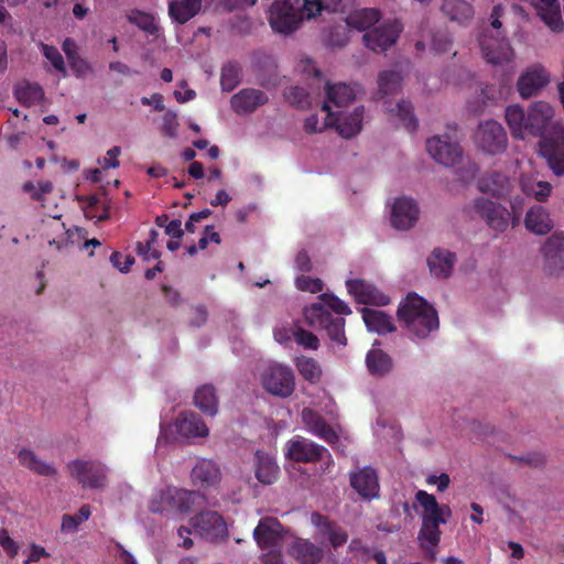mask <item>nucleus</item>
Wrapping results in <instances>:
<instances>
[{
	"label": "nucleus",
	"mask_w": 564,
	"mask_h": 564,
	"mask_svg": "<svg viewBox=\"0 0 564 564\" xmlns=\"http://www.w3.org/2000/svg\"><path fill=\"white\" fill-rule=\"evenodd\" d=\"M202 9V0H170L169 15L180 24L194 18Z\"/></svg>",
	"instance_id": "nucleus-38"
},
{
	"label": "nucleus",
	"mask_w": 564,
	"mask_h": 564,
	"mask_svg": "<svg viewBox=\"0 0 564 564\" xmlns=\"http://www.w3.org/2000/svg\"><path fill=\"white\" fill-rule=\"evenodd\" d=\"M524 226L535 235H546L553 228V220L544 207L535 205L527 212Z\"/></svg>",
	"instance_id": "nucleus-33"
},
{
	"label": "nucleus",
	"mask_w": 564,
	"mask_h": 564,
	"mask_svg": "<svg viewBox=\"0 0 564 564\" xmlns=\"http://www.w3.org/2000/svg\"><path fill=\"white\" fill-rule=\"evenodd\" d=\"M14 96L21 105L31 107L43 100L44 91L36 83L22 82L14 87Z\"/></svg>",
	"instance_id": "nucleus-44"
},
{
	"label": "nucleus",
	"mask_w": 564,
	"mask_h": 564,
	"mask_svg": "<svg viewBox=\"0 0 564 564\" xmlns=\"http://www.w3.org/2000/svg\"><path fill=\"white\" fill-rule=\"evenodd\" d=\"M358 86L347 85L345 83L326 84L325 94L326 101L322 107V112L329 111V104L332 102L336 107H345L352 102L358 94Z\"/></svg>",
	"instance_id": "nucleus-24"
},
{
	"label": "nucleus",
	"mask_w": 564,
	"mask_h": 564,
	"mask_svg": "<svg viewBox=\"0 0 564 564\" xmlns=\"http://www.w3.org/2000/svg\"><path fill=\"white\" fill-rule=\"evenodd\" d=\"M121 153V149L119 147H113L109 149L106 153V156L102 160H99V164L104 170L107 169H116L119 166L118 156Z\"/></svg>",
	"instance_id": "nucleus-60"
},
{
	"label": "nucleus",
	"mask_w": 564,
	"mask_h": 564,
	"mask_svg": "<svg viewBox=\"0 0 564 564\" xmlns=\"http://www.w3.org/2000/svg\"><path fill=\"white\" fill-rule=\"evenodd\" d=\"M303 0H274L268 10V21L273 32L290 35L306 20Z\"/></svg>",
	"instance_id": "nucleus-6"
},
{
	"label": "nucleus",
	"mask_w": 564,
	"mask_h": 564,
	"mask_svg": "<svg viewBox=\"0 0 564 564\" xmlns=\"http://www.w3.org/2000/svg\"><path fill=\"white\" fill-rule=\"evenodd\" d=\"M282 538V525L275 518L261 519L253 530V539L261 549L276 546Z\"/></svg>",
	"instance_id": "nucleus-23"
},
{
	"label": "nucleus",
	"mask_w": 564,
	"mask_h": 564,
	"mask_svg": "<svg viewBox=\"0 0 564 564\" xmlns=\"http://www.w3.org/2000/svg\"><path fill=\"white\" fill-rule=\"evenodd\" d=\"M191 525L203 538L216 540L227 533L223 517L216 511H203L191 519Z\"/></svg>",
	"instance_id": "nucleus-18"
},
{
	"label": "nucleus",
	"mask_w": 564,
	"mask_h": 564,
	"mask_svg": "<svg viewBox=\"0 0 564 564\" xmlns=\"http://www.w3.org/2000/svg\"><path fill=\"white\" fill-rule=\"evenodd\" d=\"M263 389L275 397L288 398L295 389V377L292 369L280 364L269 365L260 376Z\"/></svg>",
	"instance_id": "nucleus-7"
},
{
	"label": "nucleus",
	"mask_w": 564,
	"mask_h": 564,
	"mask_svg": "<svg viewBox=\"0 0 564 564\" xmlns=\"http://www.w3.org/2000/svg\"><path fill=\"white\" fill-rule=\"evenodd\" d=\"M361 313L369 332L388 334L395 329L391 317L382 311L366 307L361 310Z\"/></svg>",
	"instance_id": "nucleus-41"
},
{
	"label": "nucleus",
	"mask_w": 564,
	"mask_h": 564,
	"mask_svg": "<svg viewBox=\"0 0 564 564\" xmlns=\"http://www.w3.org/2000/svg\"><path fill=\"white\" fill-rule=\"evenodd\" d=\"M426 149L436 162L445 166H454L463 158V150L458 141L448 133L430 138L426 141Z\"/></svg>",
	"instance_id": "nucleus-14"
},
{
	"label": "nucleus",
	"mask_w": 564,
	"mask_h": 564,
	"mask_svg": "<svg viewBox=\"0 0 564 564\" xmlns=\"http://www.w3.org/2000/svg\"><path fill=\"white\" fill-rule=\"evenodd\" d=\"M478 188L480 192L495 197H503L511 192L512 184L507 175L499 172H490L478 181Z\"/></svg>",
	"instance_id": "nucleus-30"
},
{
	"label": "nucleus",
	"mask_w": 564,
	"mask_h": 564,
	"mask_svg": "<svg viewBox=\"0 0 564 564\" xmlns=\"http://www.w3.org/2000/svg\"><path fill=\"white\" fill-rule=\"evenodd\" d=\"M474 141L477 148L489 154L502 153L508 144L506 130L496 120L481 122L475 132Z\"/></svg>",
	"instance_id": "nucleus-10"
},
{
	"label": "nucleus",
	"mask_w": 564,
	"mask_h": 564,
	"mask_svg": "<svg viewBox=\"0 0 564 564\" xmlns=\"http://www.w3.org/2000/svg\"><path fill=\"white\" fill-rule=\"evenodd\" d=\"M535 8L540 18L553 32L563 30V20L557 0H536Z\"/></svg>",
	"instance_id": "nucleus-40"
},
{
	"label": "nucleus",
	"mask_w": 564,
	"mask_h": 564,
	"mask_svg": "<svg viewBox=\"0 0 564 564\" xmlns=\"http://www.w3.org/2000/svg\"><path fill=\"white\" fill-rule=\"evenodd\" d=\"M350 485L364 499L370 500L379 496L378 476L371 467L350 473Z\"/></svg>",
	"instance_id": "nucleus-21"
},
{
	"label": "nucleus",
	"mask_w": 564,
	"mask_h": 564,
	"mask_svg": "<svg viewBox=\"0 0 564 564\" xmlns=\"http://www.w3.org/2000/svg\"><path fill=\"white\" fill-rule=\"evenodd\" d=\"M86 218L97 221L106 220L109 217V200L106 194L77 197Z\"/></svg>",
	"instance_id": "nucleus-34"
},
{
	"label": "nucleus",
	"mask_w": 564,
	"mask_h": 564,
	"mask_svg": "<svg viewBox=\"0 0 564 564\" xmlns=\"http://www.w3.org/2000/svg\"><path fill=\"white\" fill-rule=\"evenodd\" d=\"M346 285L348 292L359 303L383 306L390 302L388 295L364 280H349Z\"/></svg>",
	"instance_id": "nucleus-20"
},
{
	"label": "nucleus",
	"mask_w": 564,
	"mask_h": 564,
	"mask_svg": "<svg viewBox=\"0 0 564 564\" xmlns=\"http://www.w3.org/2000/svg\"><path fill=\"white\" fill-rule=\"evenodd\" d=\"M420 214V206L414 198L399 196L390 204L389 220L394 229L406 231L416 225Z\"/></svg>",
	"instance_id": "nucleus-11"
},
{
	"label": "nucleus",
	"mask_w": 564,
	"mask_h": 564,
	"mask_svg": "<svg viewBox=\"0 0 564 564\" xmlns=\"http://www.w3.org/2000/svg\"><path fill=\"white\" fill-rule=\"evenodd\" d=\"M238 83V69L235 65L223 68L220 84L224 90H232Z\"/></svg>",
	"instance_id": "nucleus-56"
},
{
	"label": "nucleus",
	"mask_w": 564,
	"mask_h": 564,
	"mask_svg": "<svg viewBox=\"0 0 564 564\" xmlns=\"http://www.w3.org/2000/svg\"><path fill=\"white\" fill-rule=\"evenodd\" d=\"M90 507L84 505L79 508L76 516L64 514L62 518L61 530L64 533H74L77 531L80 523L87 521L90 517Z\"/></svg>",
	"instance_id": "nucleus-48"
},
{
	"label": "nucleus",
	"mask_w": 564,
	"mask_h": 564,
	"mask_svg": "<svg viewBox=\"0 0 564 564\" xmlns=\"http://www.w3.org/2000/svg\"><path fill=\"white\" fill-rule=\"evenodd\" d=\"M311 523L316 528L315 538L317 541L323 543L329 540V535L334 530L335 523L326 519L319 513H312Z\"/></svg>",
	"instance_id": "nucleus-50"
},
{
	"label": "nucleus",
	"mask_w": 564,
	"mask_h": 564,
	"mask_svg": "<svg viewBox=\"0 0 564 564\" xmlns=\"http://www.w3.org/2000/svg\"><path fill=\"white\" fill-rule=\"evenodd\" d=\"M365 119V107L355 108L351 112L333 113V126L345 139L357 135L362 130Z\"/></svg>",
	"instance_id": "nucleus-22"
},
{
	"label": "nucleus",
	"mask_w": 564,
	"mask_h": 564,
	"mask_svg": "<svg viewBox=\"0 0 564 564\" xmlns=\"http://www.w3.org/2000/svg\"><path fill=\"white\" fill-rule=\"evenodd\" d=\"M402 77L397 70H382L378 75L377 99H384L394 94L401 85Z\"/></svg>",
	"instance_id": "nucleus-46"
},
{
	"label": "nucleus",
	"mask_w": 564,
	"mask_h": 564,
	"mask_svg": "<svg viewBox=\"0 0 564 564\" xmlns=\"http://www.w3.org/2000/svg\"><path fill=\"white\" fill-rule=\"evenodd\" d=\"M68 63L74 74L79 78L86 77L91 73V66L89 63L79 55L69 59Z\"/></svg>",
	"instance_id": "nucleus-58"
},
{
	"label": "nucleus",
	"mask_w": 564,
	"mask_h": 564,
	"mask_svg": "<svg viewBox=\"0 0 564 564\" xmlns=\"http://www.w3.org/2000/svg\"><path fill=\"white\" fill-rule=\"evenodd\" d=\"M174 427L182 437H205L208 435V427L193 412L181 413L174 423Z\"/></svg>",
	"instance_id": "nucleus-28"
},
{
	"label": "nucleus",
	"mask_w": 564,
	"mask_h": 564,
	"mask_svg": "<svg viewBox=\"0 0 564 564\" xmlns=\"http://www.w3.org/2000/svg\"><path fill=\"white\" fill-rule=\"evenodd\" d=\"M474 209L491 229L502 232L508 228L510 214L501 204L480 197L475 199Z\"/></svg>",
	"instance_id": "nucleus-16"
},
{
	"label": "nucleus",
	"mask_w": 564,
	"mask_h": 564,
	"mask_svg": "<svg viewBox=\"0 0 564 564\" xmlns=\"http://www.w3.org/2000/svg\"><path fill=\"white\" fill-rule=\"evenodd\" d=\"M351 2L352 0H303L301 6L304 9L306 20H311L323 12L341 11Z\"/></svg>",
	"instance_id": "nucleus-37"
},
{
	"label": "nucleus",
	"mask_w": 564,
	"mask_h": 564,
	"mask_svg": "<svg viewBox=\"0 0 564 564\" xmlns=\"http://www.w3.org/2000/svg\"><path fill=\"white\" fill-rule=\"evenodd\" d=\"M18 459L22 466L37 475L52 477L56 474V469L51 464L40 459L31 449H20Z\"/></svg>",
	"instance_id": "nucleus-43"
},
{
	"label": "nucleus",
	"mask_w": 564,
	"mask_h": 564,
	"mask_svg": "<svg viewBox=\"0 0 564 564\" xmlns=\"http://www.w3.org/2000/svg\"><path fill=\"white\" fill-rule=\"evenodd\" d=\"M293 337L300 346L306 349L316 350L319 346L318 338L313 333L307 332L303 328L295 329Z\"/></svg>",
	"instance_id": "nucleus-54"
},
{
	"label": "nucleus",
	"mask_w": 564,
	"mask_h": 564,
	"mask_svg": "<svg viewBox=\"0 0 564 564\" xmlns=\"http://www.w3.org/2000/svg\"><path fill=\"white\" fill-rule=\"evenodd\" d=\"M285 457L297 463H315L326 458L332 463L328 451L311 440L296 435L289 440L284 446Z\"/></svg>",
	"instance_id": "nucleus-9"
},
{
	"label": "nucleus",
	"mask_w": 564,
	"mask_h": 564,
	"mask_svg": "<svg viewBox=\"0 0 564 564\" xmlns=\"http://www.w3.org/2000/svg\"><path fill=\"white\" fill-rule=\"evenodd\" d=\"M442 11L449 20L459 24L470 21L474 17V9L466 0H443Z\"/></svg>",
	"instance_id": "nucleus-42"
},
{
	"label": "nucleus",
	"mask_w": 564,
	"mask_h": 564,
	"mask_svg": "<svg viewBox=\"0 0 564 564\" xmlns=\"http://www.w3.org/2000/svg\"><path fill=\"white\" fill-rule=\"evenodd\" d=\"M256 458V478L263 485L273 484L279 475V466L274 458L263 452L257 451Z\"/></svg>",
	"instance_id": "nucleus-39"
},
{
	"label": "nucleus",
	"mask_w": 564,
	"mask_h": 564,
	"mask_svg": "<svg viewBox=\"0 0 564 564\" xmlns=\"http://www.w3.org/2000/svg\"><path fill=\"white\" fill-rule=\"evenodd\" d=\"M291 557L300 564H317L324 557V550L307 539L295 538L288 549Z\"/></svg>",
	"instance_id": "nucleus-25"
},
{
	"label": "nucleus",
	"mask_w": 564,
	"mask_h": 564,
	"mask_svg": "<svg viewBox=\"0 0 564 564\" xmlns=\"http://www.w3.org/2000/svg\"><path fill=\"white\" fill-rule=\"evenodd\" d=\"M401 31L402 24L398 20H387L367 31L362 40L369 50L381 53L395 43Z\"/></svg>",
	"instance_id": "nucleus-12"
},
{
	"label": "nucleus",
	"mask_w": 564,
	"mask_h": 564,
	"mask_svg": "<svg viewBox=\"0 0 564 564\" xmlns=\"http://www.w3.org/2000/svg\"><path fill=\"white\" fill-rule=\"evenodd\" d=\"M377 343L366 355V367L368 372L373 377H384L393 369L392 358L382 349L378 348Z\"/></svg>",
	"instance_id": "nucleus-32"
},
{
	"label": "nucleus",
	"mask_w": 564,
	"mask_h": 564,
	"mask_svg": "<svg viewBox=\"0 0 564 564\" xmlns=\"http://www.w3.org/2000/svg\"><path fill=\"white\" fill-rule=\"evenodd\" d=\"M295 366L300 375L311 383L319 382L322 378L321 365L311 357L300 356L295 359Z\"/></svg>",
	"instance_id": "nucleus-47"
},
{
	"label": "nucleus",
	"mask_w": 564,
	"mask_h": 564,
	"mask_svg": "<svg viewBox=\"0 0 564 564\" xmlns=\"http://www.w3.org/2000/svg\"><path fill=\"white\" fill-rule=\"evenodd\" d=\"M267 96L257 89H243L231 98V107L239 113H249L267 102Z\"/></svg>",
	"instance_id": "nucleus-31"
},
{
	"label": "nucleus",
	"mask_w": 564,
	"mask_h": 564,
	"mask_svg": "<svg viewBox=\"0 0 564 564\" xmlns=\"http://www.w3.org/2000/svg\"><path fill=\"white\" fill-rule=\"evenodd\" d=\"M398 318L408 332L417 337L426 338L438 328V316L432 305L415 293H410L400 303Z\"/></svg>",
	"instance_id": "nucleus-3"
},
{
	"label": "nucleus",
	"mask_w": 564,
	"mask_h": 564,
	"mask_svg": "<svg viewBox=\"0 0 564 564\" xmlns=\"http://www.w3.org/2000/svg\"><path fill=\"white\" fill-rule=\"evenodd\" d=\"M178 130L177 115L174 111H166L163 116L162 131L169 138H176Z\"/></svg>",
	"instance_id": "nucleus-57"
},
{
	"label": "nucleus",
	"mask_w": 564,
	"mask_h": 564,
	"mask_svg": "<svg viewBox=\"0 0 564 564\" xmlns=\"http://www.w3.org/2000/svg\"><path fill=\"white\" fill-rule=\"evenodd\" d=\"M426 482L429 485H435L437 487V490L443 492L445 491L448 486H449V482H451V478L447 474L443 473L438 476L436 475H430L427 478H426Z\"/></svg>",
	"instance_id": "nucleus-64"
},
{
	"label": "nucleus",
	"mask_w": 564,
	"mask_h": 564,
	"mask_svg": "<svg viewBox=\"0 0 564 564\" xmlns=\"http://www.w3.org/2000/svg\"><path fill=\"white\" fill-rule=\"evenodd\" d=\"M323 113L325 115L323 119H319L317 115H312L306 118L304 122V129L306 132L319 133L326 128L333 126V113L330 111Z\"/></svg>",
	"instance_id": "nucleus-52"
},
{
	"label": "nucleus",
	"mask_w": 564,
	"mask_h": 564,
	"mask_svg": "<svg viewBox=\"0 0 564 564\" xmlns=\"http://www.w3.org/2000/svg\"><path fill=\"white\" fill-rule=\"evenodd\" d=\"M194 402L200 411L208 415L214 416L217 413L218 399L215 388L210 384H203L197 388Z\"/></svg>",
	"instance_id": "nucleus-45"
},
{
	"label": "nucleus",
	"mask_w": 564,
	"mask_h": 564,
	"mask_svg": "<svg viewBox=\"0 0 564 564\" xmlns=\"http://www.w3.org/2000/svg\"><path fill=\"white\" fill-rule=\"evenodd\" d=\"M285 99L299 107L304 108L308 105V96L304 88L301 87H290L284 91Z\"/></svg>",
	"instance_id": "nucleus-53"
},
{
	"label": "nucleus",
	"mask_w": 564,
	"mask_h": 564,
	"mask_svg": "<svg viewBox=\"0 0 564 564\" xmlns=\"http://www.w3.org/2000/svg\"><path fill=\"white\" fill-rule=\"evenodd\" d=\"M554 108L546 101L532 102L528 109L519 105L506 108L505 119L512 138H540L539 153L556 176L564 175V127L553 122Z\"/></svg>",
	"instance_id": "nucleus-1"
},
{
	"label": "nucleus",
	"mask_w": 564,
	"mask_h": 564,
	"mask_svg": "<svg viewBox=\"0 0 564 564\" xmlns=\"http://www.w3.org/2000/svg\"><path fill=\"white\" fill-rule=\"evenodd\" d=\"M69 475L84 488H104L107 485L108 468L97 460L75 459L67 464Z\"/></svg>",
	"instance_id": "nucleus-8"
},
{
	"label": "nucleus",
	"mask_w": 564,
	"mask_h": 564,
	"mask_svg": "<svg viewBox=\"0 0 564 564\" xmlns=\"http://www.w3.org/2000/svg\"><path fill=\"white\" fill-rule=\"evenodd\" d=\"M332 312L338 315L351 313L349 306L334 296L324 293L318 301L306 306L303 311L305 322L313 328L325 329L329 339L340 346H346L345 319L340 316L333 317Z\"/></svg>",
	"instance_id": "nucleus-2"
},
{
	"label": "nucleus",
	"mask_w": 564,
	"mask_h": 564,
	"mask_svg": "<svg viewBox=\"0 0 564 564\" xmlns=\"http://www.w3.org/2000/svg\"><path fill=\"white\" fill-rule=\"evenodd\" d=\"M440 525V523H421L417 533L419 545L425 552L426 557L431 560L436 557V546L441 541Z\"/></svg>",
	"instance_id": "nucleus-35"
},
{
	"label": "nucleus",
	"mask_w": 564,
	"mask_h": 564,
	"mask_svg": "<svg viewBox=\"0 0 564 564\" xmlns=\"http://www.w3.org/2000/svg\"><path fill=\"white\" fill-rule=\"evenodd\" d=\"M221 473L218 465L207 458H200L196 462L191 471V479L194 485L200 487H212L220 481Z\"/></svg>",
	"instance_id": "nucleus-27"
},
{
	"label": "nucleus",
	"mask_w": 564,
	"mask_h": 564,
	"mask_svg": "<svg viewBox=\"0 0 564 564\" xmlns=\"http://www.w3.org/2000/svg\"><path fill=\"white\" fill-rule=\"evenodd\" d=\"M135 251L144 261H150L160 257V252L148 242H138Z\"/></svg>",
	"instance_id": "nucleus-62"
},
{
	"label": "nucleus",
	"mask_w": 564,
	"mask_h": 564,
	"mask_svg": "<svg viewBox=\"0 0 564 564\" xmlns=\"http://www.w3.org/2000/svg\"><path fill=\"white\" fill-rule=\"evenodd\" d=\"M295 285L300 291L317 293L323 290V282L319 279L311 278L307 275L297 276Z\"/></svg>",
	"instance_id": "nucleus-55"
},
{
	"label": "nucleus",
	"mask_w": 564,
	"mask_h": 564,
	"mask_svg": "<svg viewBox=\"0 0 564 564\" xmlns=\"http://www.w3.org/2000/svg\"><path fill=\"white\" fill-rule=\"evenodd\" d=\"M348 540V534L347 532L340 528L339 525H337L335 523V527H334V530L332 531L330 535H329V544L337 549L341 545H344Z\"/></svg>",
	"instance_id": "nucleus-63"
},
{
	"label": "nucleus",
	"mask_w": 564,
	"mask_h": 564,
	"mask_svg": "<svg viewBox=\"0 0 564 564\" xmlns=\"http://www.w3.org/2000/svg\"><path fill=\"white\" fill-rule=\"evenodd\" d=\"M110 261L120 272H128L134 263L132 256H122L119 252H113L110 257Z\"/></svg>",
	"instance_id": "nucleus-59"
},
{
	"label": "nucleus",
	"mask_w": 564,
	"mask_h": 564,
	"mask_svg": "<svg viewBox=\"0 0 564 564\" xmlns=\"http://www.w3.org/2000/svg\"><path fill=\"white\" fill-rule=\"evenodd\" d=\"M302 421L310 433L324 440L328 444L334 445L338 441L336 431L314 410L308 408L303 409Z\"/></svg>",
	"instance_id": "nucleus-26"
},
{
	"label": "nucleus",
	"mask_w": 564,
	"mask_h": 564,
	"mask_svg": "<svg viewBox=\"0 0 564 564\" xmlns=\"http://www.w3.org/2000/svg\"><path fill=\"white\" fill-rule=\"evenodd\" d=\"M551 82L549 70L541 64L528 66L517 80V90L522 99L536 96Z\"/></svg>",
	"instance_id": "nucleus-15"
},
{
	"label": "nucleus",
	"mask_w": 564,
	"mask_h": 564,
	"mask_svg": "<svg viewBox=\"0 0 564 564\" xmlns=\"http://www.w3.org/2000/svg\"><path fill=\"white\" fill-rule=\"evenodd\" d=\"M388 110L389 112L394 113L405 128L410 130H414L416 128V120L412 115V106L410 102L404 100L399 101L394 108Z\"/></svg>",
	"instance_id": "nucleus-51"
},
{
	"label": "nucleus",
	"mask_w": 564,
	"mask_h": 564,
	"mask_svg": "<svg viewBox=\"0 0 564 564\" xmlns=\"http://www.w3.org/2000/svg\"><path fill=\"white\" fill-rule=\"evenodd\" d=\"M521 192L538 202H545L552 193V185L549 182L540 181L533 175L521 174L519 177Z\"/></svg>",
	"instance_id": "nucleus-36"
},
{
	"label": "nucleus",
	"mask_w": 564,
	"mask_h": 564,
	"mask_svg": "<svg viewBox=\"0 0 564 564\" xmlns=\"http://www.w3.org/2000/svg\"><path fill=\"white\" fill-rule=\"evenodd\" d=\"M456 257L453 252L446 249L436 248L427 258V265L430 272L435 278H447L451 275Z\"/></svg>",
	"instance_id": "nucleus-29"
},
{
	"label": "nucleus",
	"mask_w": 564,
	"mask_h": 564,
	"mask_svg": "<svg viewBox=\"0 0 564 564\" xmlns=\"http://www.w3.org/2000/svg\"><path fill=\"white\" fill-rule=\"evenodd\" d=\"M380 13L377 9H361L350 13L346 20L344 26L336 28L338 37L333 34L329 37V44L335 46H343L348 42L347 28L356 29L358 31H369L379 23Z\"/></svg>",
	"instance_id": "nucleus-13"
},
{
	"label": "nucleus",
	"mask_w": 564,
	"mask_h": 564,
	"mask_svg": "<svg viewBox=\"0 0 564 564\" xmlns=\"http://www.w3.org/2000/svg\"><path fill=\"white\" fill-rule=\"evenodd\" d=\"M0 545L6 551V553L13 557L18 554L19 547L17 543L10 538L7 530H0Z\"/></svg>",
	"instance_id": "nucleus-61"
},
{
	"label": "nucleus",
	"mask_w": 564,
	"mask_h": 564,
	"mask_svg": "<svg viewBox=\"0 0 564 564\" xmlns=\"http://www.w3.org/2000/svg\"><path fill=\"white\" fill-rule=\"evenodd\" d=\"M206 497L199 491L167 487L152 496L149 510L167 518H183L193 507L203 506Z\"/></svg>",
	"instance_id": "nucleus-4"
},
{
	"label": "nucleus",
	"mask_w": 564,
	"mask_h": 564,
	"mask_svg": "<svg viewBox=\"0 0 564 564\" xmlns=\"http://www.w3.org/2000/svg\"><path fill=\"white\" fill-rule=\"evenodd\" d=\"M416 505L421 508L420 516L422 523L446 524L452 517L447 505H440L436 498L425 490H417L415 494Z\"/></svg>",
	"instance_id": "nucleus-17"
},
{
	"label": "nucleus",
	"mask_w": 564,
	"mask_h": 564,
	"mask_svg": "<svg viewBox=\"0 0 564 564\" xmlns=\"http://www.w3.org/2000/svg\"><path fill=\"white\" fill-rule=\"evenodd\" d=\"M503 8L496 6L490 15V30H485L479 37V47L484 58L492 65H502L513 58V50L509 42L501 36Z\"/></svg>",
	"instance_id": "nucleus-5"
},
{
	"label": "nucleus",
	"mask_w": 564,
	"mask_h": 564,
	"mask_svg": "<svg viewBox=\"0 0 564 564\" xmlns=\"http://www.w3.org/2000/svg\"><path fill=\"white\" fill-rule=\"evenodd\" d=\"M39 47L46 61L51 63L53 69L62 74L64 77L67 76L64 57L59 53L58 48L44 43H40Z\"/></svg>",
	"instance_id": "nucleus-49"
},
{
	"label": "nucleus",
	"mask_w": 564,
	"mask_h": 564,
	"mask_svg": "<svg viewBox=\"0 0 564 564\" xmlns=\"http://www.w3.org/2000/svg\"><path fill=\"white\" fill-rule=\"evenodd\" d=\"M543 267L551 275H564V237L553 235L542 247Z\"/></svg>",
	"instance_id": "nucleus-19"
}]
</instances>
